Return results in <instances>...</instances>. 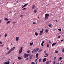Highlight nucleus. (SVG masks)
<instances>
[{"label":"nucleus","instance_id":"obj_1","mask_svg":"<svg viewBox=\"0 0 64 64\" xmlns=\"http://www.w3.org/2000/svg\"><path fill=\"white\" fill-rule=\"evenodd\" d=\"M49 16V14H46L45 15V20H47L48 19V16Z\"/></svg>","mask_w":64,"mask_h":64},{"label":"nucleus","instance_id":"obj_2","mask_svg":"<svg viewBox=\"0 0 64 64\" xmlns=\"http://www.w3.org/2000/svg\"><path fill=\"white\" fill-rule=\"evenodd\" d=\"M29 56V54H26V53H24V58H26L28 56Z\"/></svg>","mask_w":64,"mask_h":64},{"label":"nucleus","instance_id":"obj_3","mask_svg":"<svg viewBox=\"0 0 64 64\" xmlns=\"http://www.w3.org/2000/svg\"><path fill=\"white\" fill-rule=\"evenodd\" d=\"M43 31H44V29H43V28H42V30L40 31V36L42 35V34H43Z\"/></svg>","mask_w":64,"mask_h":64},{"label":"nucleus","instance_id":"obj_4","mask_svg":"<svg viewBox=\"0 0 64 64\" xmlns=\"http://www.w3.org/2000/svg\"><path fill=\"white\" fill-rule=\"evenodd\" d=\"M23 49V48L21 47L20 48V49L19 50V53L20 54H21V52H22V49Z\"/></svg>","mask_w":64,"mask_h":64},{"label":"nucleus","instance_id":"obj_5","mask_svg":"<svg viewBox=\"0 0 64 64\" xmlns=\"http://www.w3.org/2000/svg\"><path fill=\"white\" fill-rule=\"evenodd\" d=\"M19 39V37H16V41H18Z\"/></svg>","mask_w":64,"mask_h":64},{"label":"nucleus","instance_id":"obj_6","mask_svg":"<svg viewBox=\"0 0 64 64\" xmlns=\"http://www.w3.org/2000/svg\"><path fill=\"white\" fill-rule=\"evenodd\" d=\"M39 50V48H36V50H35V51H36V52H37V51H38V50Z\"/></svg>","mask_w":64,"mask_h":64},{"label":"nucleus","instance_id":"obj_7","mask_svg":"<svg viewBox=\"0 0 64 64\" xmlns=\"http://www.w3.org/2000/svg\"><path fill=\"white\" fill-rule=\"evenodd\" d=\"M15 48V47H14L10 49V50L12 51H13Z\"/></svg>","mask_w":64,"mask_h":64},{"label":"nucleus","instance_id":"obj_8","mask_svg":"<svg viewBox=\"0 0 64 64\" xmlns=\"http://www.w3.org/2000/svg\"><path fill=\"white\" fill-rule=\"evenodd\" d=\"M36 6L35 5H34L32 7V9H35V8Z\"/></svg>","mask_w":64,"mask_h":64},{"label":"nucleus","instance_id":"obj_9","mask_svg":"<svg viewBox=\"0 0 64 64\" xmlns=\"http://www.w3.org/2000/svg\"><path fill=\"white\" fill-rule=\"evenodd\" d=\"M38 10H35L34 11V13H36V12H37V11Z\"/></svg>","mask_w":64,"mask_h":64},{"label":"nucleus","instance_id":"obj_10","mask_svg":"<svg viewBox=\"0 0 64 64\" xmlns=\"http://www.w3.org/2000/svg\"><path fill=\"white\" fill-rule=\"evenodd\" d=\"M49 31V30H48V29H46V30H45V32H46V33H48V31Z\"/></svg>","mask_w":64,"mask_h":64},{"label":"nucleus","instance_id":"obj_11","mask_svg":"<svg viewBox=\"0 0 64 64\" xmlns=\"http://www.w3.org/2000/svg\"><path fill=\"white\" fill-rule=\"evenodd\" d=\"M4 20H6V21H8V20H9V19H8V18H4Z\"/></svg>","mask_w":64,"mask_h":64},{"label":"nucleus","instance_id":"obj_12","mask_svg":"<svg viewBox=\"0 0 64 64\" xmlns=\"http://www.w3.org/2000/svg\"><path fill=\"white\" fill-rule=\"evenodd\" d=\"M9 63H10V62H5L4 63V64H9Z\"/></svg>","mask_w":64,"mask_h":64},{"label":"nucleus","instance_id":"obj_13","mask_svg":"<svg viewBox=\"0 0 64 64\" xmlns=\"http://www.w3.org/2000/svg\"><path fill=\"white\" fill-rule=\"evenodd\" d=\"M46 58H44L43 60V62H45L46 61Z\"/></svg>","mask_w":64,"mask_h":64},{"label":"nucleus","instance_id":"obj_14","mask_svg":"<svg viewBox=\"0 0 64 64\" xmlns=\"http://www.w3.org/2000/svg\"><path fill=\"white\" fill-rule=\"evenodd\" d=\"M32 57H33V54H32L30 57V59H31V58Z\"/></svg>","mask_w":64,"mask_h":64},{"label":"nucleus","instance_id":"obj_15","mask_svg":"<svg viewBox=\"0 0 64 64\" xmlns=\"http://www.w3.org/2000/svg\"><path fill=\"white\" fill-rule=\"evenodd\" d=\"M49 54H48L46 56H44V58H46V57H48V56Z\"/></svg>","mask_w":64,"mask_h":64},{"label":"nucleus","instance_id":"obj_16","mask_svg":"<svg viewBox=\"0 0 64 64\" xmlns=\"http://www.w3.org/2000/svg\"><path fill=\"white\" fill-rule=\"evenodd\" d=\"M11 51H11V50H9V51L8 52V54L10 53L11 52Z\"/></svg>","mask_w":64,"mask_h":64},{"label":"nucleus","instance_id":"obj_17","mask_svg":"<svg viewBox=\"0 0 64 64\" xmlns=\"http://www.w3.org/2000/svg\"><path fill=\"white\" fill-rule=\"evenodd\" d=\"M35 35L36 36H38V33H37L36 32H35Z\"/></svg>","mask_w":64,"mask_h":64},{"label":"nucleus","instance_id":"obj_18","mask_svg":"<svg viewBox=\"0 0 64 64\" xmlns=\"http://www.w3.org/2000/svg\"><path fill=\"white\" fill-rule=\"evenodd\" d=\"M56 44V43H53L52 45V46H54V45H55Z\"/></svg>","mask_w":64,"mask_h":64},{"label":"nucleus","instance_id":"obj_19","mask_svg":"<svg viewBox=\"0 0 64 64\" xmlns=\"http://www.w3.org/2000/svg\"><path fill=\"white\" fill-rule=\"evenodd\" d=\"M18 58L19 60H21V59H22V58L21 57H18Z\"/></svg>","mask_w":64,"mask_h":64},{"label":"nucleus","instance_id":"obj_20","mask_svg":"<svg viewBox=\"0 0 64 64\" xmlns=\"http://www.w3.org/2000/svg\"><path fill=\"white\" fill-rule=\"evenodd\" d=\"M6 36H7V34H4V37H6Z\"/></svg>","mask_w":64,"mask_h":64},{"label":"nucleus","instance_id":"obj_21","mask_svg":"<svg viewBox=\"0 0 64 64\" xmlns=\"http://www.w3.org/2000/svg\"><path fill=\"white\" fill-rule=\"evenodd\" d=\"M33 44V42L31 43L30 44V45H32Z\"/></svg>","mask_w":64,"mask_h":64},{"label":"nucleus","instance_id":"obj_22","mask_svg":"<svg viewBox=\"0 0 64 64\" xmlns=\"http://www.w3.org/2000/svg\"><path fill=\"white\" fill-rule=\"evenodd\" d=\"M48 26L49 27H51V26H52V25H51V24H49L48 25Z\"/></svg>","mask_w":64,"mask_h":64},{"label":"nucleus","instance_id":"obj_23","mask_svg":"<svg viewBox=\"0 0 64 64\" xmlns=\"http://www.w3.org/2000/svg\"><path fill=\"white\" fill-rule=\"evenodd\" d=\"M28 4V3L26 4H24V7H25V6H27V5Z\"/></svg>","mask_w":64,"mask_h":64},{"label":"nucleus","instance_id":"obj_24","mask_svg":"<svg viewBox=\"0 0 64 64\" xmlns=\"http://www.w3.org/2000/svg\"><path fill=\"white\" fill-rule=\"evenodd\" d=\"M39 61L40 62H41V58H40L39 59Z\"/></svg>","mask_w":64,"mask_h":64},{"label":"nucleus","instance_id":"obj_25","mask_svg":"<svg viewBox=\"0 0 64 64\" xmlns=\"http://www.w3.org/2000/svg\"><path fill=\"white\" fill-rule=\"evenodd\" d=\"M38 55H39V54L38 53L36 54V56H38Z\"/></svg>","mask_w":64,"mask_h":64},{"label":"nucleus","instance_id":"obj_26","mask_svg":"<svg viewBox=\"0 0 64 64\" xmlns=\"http://www.w3.org/2000/svg\"><path fill=\"white\" fill-rule=\"evenodd\" d=\"M35 49L34 50L32 51V53H34V52H35Z\"/></svg>","mask_w":64,"mask_h":64},{"label":"nucleus","instance_id":"obj_27","mask_svg":"<svg viewBox=\"0 0 64 64\" xmlns=\"http://www.w3.org/2000/svg\"><path fill=\"white\" fill-rule=\"evenodd\" d=\"M58 52L57 50H56L55 51L56 53V54L58 53Z\"/></svg>","mask_w":64,"mask_h":64},{"label":"nucleus","instance_id":"obj_28","mask_svg":"<svg viewBox=\"0 0 64 64\" xmlns=\"http://www.w3.org/2000/svg\"><path fill=\"white\" fill-rule=\"evenodd\" d=\"M58 30L60 31H61V30H61V29H60V28H59V29H58Z\"/></svg>","mask_w":64,"mask_h":64},{"label":"nucleus","instance_id":"obj_29","mask_svg":"<svg viewBox=\"0 0 64 64\" xmlns=\"http://www.w3.org/2000/svg\"><path fill=\"white\" fill-rule=\"evenodd\" d=\"M6 49H7V50H9V48L8 47H7Z\"/></svg>","mask_w":64,"mask_h":64},{"label":"nucleus","instance_id":"obj_30","mask_svg":"<svg viewBox=\"0 0 64 64\" xmlns=\"http://www.w3.org/2000/svg\"><path fill=\"white\" fill-rule=\"evenodd\" d=\"M28 53H30V50H28L27 51Z\"/></svg>","mask_w":64,"mask_h":64},{"label":"nucleus","instance_id":"obj_31","mask_svg":"<svg viewBox=\"0 0 64 64\" xmlns=\"http://www.w3.org/2000/svg\"><path fill=\"white\" fill-rule=\"evenodd\" d=\"M10 23V21H8V22L6 23V24H8V23Z\"/></svg>","mask_w":64,"mask_h":64},{"label":"nucleus","instance_id":"obj_32","mask_svg":"<svg viewBox=\"0 0 64 64\" xmlns=\"http://www.w3.org/2000/svg\"><path fill=\"white\" fill-rule=\"evenodd\" d=\"M62 58L61 57L59 58L60 60H61V59H62Z\"/></svg>","mask_w":64,"mask_h":64},{"label":"nucleus","instance_id":"obj_33","mask_svg":"<svg viewBox=\"0 0 64 64\" xmlns=\"http://www.w3.org/2000/svg\"><path fill=\"white\" fill-rule=\"evenodd\" d=\"M36 58L38 59V56H36Z\"/></svg>","mask_w":64,"mask_h":64},{"label":"nucleus","instance_id":"obj_34","mask_svg":"<svg viewBox=\"0 0 64 64\" xmlns=\"http://www.w3.org/2000/svg\"><path fill=\"white\" fill-rule=\"evenodd\" d=\"M26 8H24L22 9V10H25V9H26Z\"/></svg>","mask_w":64,"mask_h":64},{"label":"nucleus","instance_id":"obj_35","mask_svg":"<svg viewBox=\"0 0 64 64\" xmlns=\"http://www.w3.org/2000/svg\"><path fill=\"white\" fill-rule=\"evenodd\" d=\"M47 47H49V44H48L47 45Z\"/></svg>","mask_w":64,"mask_h":64},{"label":"nucleus","instance_id":"obj_36","mask_svg":"<svg viewBox=\"0 0 64 64\" xmlns=\"http://www.w3.org/2000/svg\"><path fill=\"white\" fill-rule=\"evenodd\" d=\"M60 37H61V36H59L58 37V38H60Z\"/></svg>","mask_w":64,"mask_h":64},{"label":"nucleus","instance_id":"obj_37","mask_svg":"<svg viewBox=\"0 0 64 64\" xmlns=\"http://www.w3.org/2000/svg\"><path fill=\"white\" fill-rule=\"evenodd\" d=\"M49 43H51V41H50L48 42Z\"/></svg>","mask_w":64,"mask_h":64},{"label":"nucleus","instance_id":"obj_38","mask_svg":"<svg viewBox=\"0 0 64 64\" xmlns=\"http://www.w3.org/2000/svg\"><path fill=\"white\" fill-rule=\"evenodd\" d=\"M54 60H55V59H56V57H54Z\"/></svg>","mask_w":64,"mask_h":64},{"label":"nucleus","instance_id":"obj_39","mask_svg":"<svg viewBox=\"0 0 64 64\" xmlns=\"http://www.w3.org/2000/svg\"><path fill=\"white\" fill-rule=\"evenodd\" d=\"M48 54L47 53H46L45 54V55H48Z\"/></svg>","mask_w":64,"mask_h":64},{"label":"nucleus","instance_id":"obj_40","mask_svg":"<svg viewBox=\"0 0 64 64\" xmlns=\"http://www.w3.org/2000/svg\"><path fill=\"white\" fill-rule=\"evenodd\" d=\"M32 64H35V63L34 62H32Z\"/></svg>","mask_w":64,"mask_h":64},{"label":"nucleus","instance_id":"obj_41","mask_svg":"<svg viewBox=\"0 0 64 64\" xmlns=\"http://www.w3.org/2000/svg\"><path fill=\"white\" fill-rule=\"evenodd\" d=\"M62 52H64V50L62 49Z\"/></svg>","mask_w":64,"mask_h":64},{"label":"nucleus","instance_id":"obj_42","mask_svg":"<svg viewBox=\"0 0 64 64\" xmlns=\"http://www.w3.org/2000/svg\"><path fill=\"white\" fill-rule=\"evenodd\" d=\"M36 24V22H33V24Z\"/></svg>","mask_w":64,"mask_h":64},{"label":"nucleus","instance_id":"obj_43","mask_svg":"<svg viewBox=\"0 0 64 64\" xmlns=\"http://www.w3.org/2000/svg\"><path fill=\"white\" fill-rule=\"evenodd\" d=\"M28 59H29V58H27L26 59V60H28Z\"/></svg>","mask_w":64,"mask_h":64},{"label":"nucleus","instance_id":"obj_44","mask_svg":"<svg viewBox=\"0 0 64 64\" xmlns=\"http://www.w3.org/2000/svg\"><path fill=\"white\" fill-rule=\"evenodd\" d=\"M16 23V22H13V24H14V23Z\"/></svg>","mask_w":64,"mask_h":64},{"label":"nucleus","instance_id":"obj_45","mask_svg":"<svg viewBox=\"0 0 64 64\" xmlns=\"http://www.w3.org/2000/svg\"><path fill=\"white\" fill-rule=\"evenodd\" d=\"M46 50H45L44 51V53H46Z\"/></svg>","mask_w":64,"mask_h":64},{"label":"nucleus","instance_id":"obj_46","mask_svg":"<svg viewBox=\"0 0 64 64\" xmlns=\"http://www.w3.org/2000/svg\"><path fill=\"white\" fill-rule=\"evenodd\" d=\"M25 7L24 6H23L22 7V8H24V7Z\"/></svg>","mask_w":64,"mask_h":64},{"label":"nucleus","instance_id":"obj_47","mask_svg":"<svg viewBox=\"0 0 64 64\" xmlns=\"http://www.w3.org/2000/svg\"><path fill=\"white\" fill-rule=\"evenodd\" d=\"M41 45L42 46H43V44H41Z\"/></svg>","mask_w":64,"mask_h":64},{"label":"nucleus","instance_id":"obj_48","mask_svg":"<svg viewBox=\"0 0 64 64\" xmlns=\"http://www.w3.org/2000/svg\"><path fill=\"white\" fill-rule=\"evenodd\" d=\"M37 59H36V62H37Z\"/></svg>","mask_w":64,"mask_h":64},{"label":"nucleus","instance_id":"obj_49","mask_svg":"<svg viewBox=\"0 0 64 64\" xmlns=\"http://www.w3.org/2000/svg\"><path fill=\"white\" fill-rule=\"evenodd\" d=\"M63 41V40H61L60 41H61V42H62Z\"/></svg>","mask_w":64,"mask_h":64},{"label":"nucleus","instance_id":"obj_50","mask_svg":"<svg viewBox=\"0 0 64 64\" xmlns=\"http://www.w3.org/2000/svg\"><path fill=\"white\" fill-rule=\"evenodd\" d=\"M44 41H42V44H43V43H44Z\"/></svg>","mask_w":64,"mask_h":64},{"label":"nucleus","instance_id":"obj_51","mask_svg":"<svg viewBox=\"0 0 64 64\" xmlns=\"http://www.w3.org/2000/svg\"><path fill=\"white\" fill-rule=\"evenodd\" d=\"M0 44H2V42H1V41L0 42Z\"/></svg>","mask_w":64,"mask_h":64},{"label":"nucleus","instance_id":"obj_52","mask_svg":"<svg viewBox=\"0 0 64 64\" xmlns=\"http://www.w3.org/2000/svg\"><path fill=\"white\" fill-rule=\"evenodd\" d=\"M22 16H23V15H20V17H22Z\"/></svg>","mask_w":64,"mask_h":64},{"label":"nucleus","instance_id":"obj_53","mask_svg":"<svg viewBox=\"0 0 64 64\" xmlns=\"http://www.w3.org/2000/svg\"><path fill=\"white\" fill-rule=\"evenodd\" d=\"M54 31H55V30H56V28L54 29Z\"/></svg>","mask_w":64,"mask_h":64},{"label":"nucleus","instance_id":"obj_54","mask_svg":"<svg viewBox=\"0 0 64 64\" xmlns=\"http://www.w3.org/2000/svg\"><path fill=\"white\" fill-rule=\"evenodd\" d=\"M56 22H58V20H56Z\"/></svg>","mask_w":64,"mask_h":64},{"label":"nucleus","instance_id":"obj_55","mask_svg":"<svg viewBox=\"0 0 64 64\" xmlns=\"http://www.w3.org/2000/svg\"><path fill=\"white\" fill-rule=\"evenodd\" d=\"M1 22V20H0V23Z\"/></svg>","mask_w":64,"mask_h":64},{"label":"nucleus","instance_id":"obj_56","mask_svg":"<svg viewBox=\"0 0 64 64\" xmlns=\"http://www.w3.org/2000/svg\"><path fill=\"white\" fill-rule=\"evenodd\" d=\"M41 50H40V52H41Z\"/></svg>","mask_w":64,"mask_h":64},{"label":"nucleus","instance_id":"obj_57","mask_svg":"<svg viewBox=\"0 0 64 64\" xmlns=\"http://www.w3.org/2000/svg\"><path fill=\"white\" fill-rule=\"evenodd\" d=\"M50 62H51V61L50 60Z\"/></svg>","mask_w":64,"mask_h":64},{"label":"nucleus","instance_id":"obj_58","mask_svg":"<svg viewBox=\"0 0 64 64\" xmlns=\"http://www.w3.org/2000/svg\"><path fill=\"white\" fill-rule=\"evenodd\" d=\"M13 44H12V43L11 44V45H12Z\"/></svg>","mask_w":64,"mask_h":64},{"label":"nucleus","instance_id":"obj_59","mask_svg":"<svg viewBox=\"0 0 64 64\" xmlns=\"http://www.w3.org/2000/svg\"><path fill=\"white\" fill-rule=\"evenodd\" d=\"M60 34H62V32H60Z\"/></svg>","mask_w":64,"mask_h":64},{"label":"nucleus","instance_id":"obj_60","mask_svg":"<svg viewBox=\"0 0 64 64\" xmlns=\"http://www.w3.org/2000/svg\"><path fill=\"white\" fill-rule=\"evenodd\" d=\"M8 60H10V59H9Z\"/></svg>","mask_w":64,"mask_h":64},{"label":"nucleus","instance_id":"obj_61","mask_svg":"<svg viewBox=\"0 0 64 64\" xmlns=\"http://www.w3.org/2000/svg\"><path fill=\"white\" fill-rule=\"evenodd\" d=\"M36 64H37V62H36Z\"/></svg>","mask_w":64,"mask_h":64},{"label":"nucleus","instance_id":"obj_62","mask_svg":"<svg viewBox=\"0 0 64 64\" xmlns=\"http://www.w3.org/2000/svg\"><path fill=\"white\" fill-rule=\"evenodd\" d=\"M2 47H3V45H2Z\"/></svg>","mask_w":64,"mask_h":64},{"label":"nucleus","instance_id":"obj_63","mask_svg":"<svg viewBox=\"0 0 64 64\" xmlns=\"http://www.w3.org/2000/svg\"><path fill=\"white\" fill-rule=\"evenodd\" d=\"M55 62H54V63H55Z\"/></svg>","mask_w":64,"mask_h":64},{"label":"nucleus","instance_id":"obj_64","mask_svg":"<svg viewBox=\"0 0 64 64\" xmlns=\"http://www.w3.org/2000/svg\"><path fill=\"white\" fill-rule=\"evenodd\" d=\"M58 61H60V60L59 59V60H58Z\"/></svg>","mask_w":64,"mask_h":64}]
</instances>
